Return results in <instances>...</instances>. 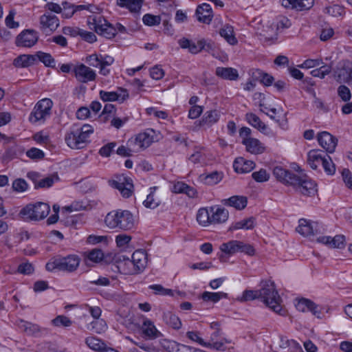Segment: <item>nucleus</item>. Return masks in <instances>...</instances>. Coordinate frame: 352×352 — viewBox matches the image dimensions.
<instances>
[{
  "instance_id": "17",
  "label": "nucleus",
  "mask_w": 352,
  "mask_h": 352,
  "mask_svg": "<svg viewBox=\"0 0 352 352\" xmlns=\"http://www.w3.org/2000/svg\"><path fill=\"white\" fill-rule=\"evenodd\" d=\"M296 231L305 236L317 234L320 232L318 223L317 222H311L304 219H300L299 225L296 228Z\"/></svg>"
},
{
  "instance_id": "44",
  "label": "nucleus",
  "mask_w": 352,
  "mask_h": 352,
  "mask_svg": "<svg viewBox=\"0 0 352 352\" xmlns=\"http://www.w3.org/2000/svg\"><path fill=\"white\" fill-rule=\"evenodd\" d=\"M58 179L59 177L56 174H53L45 178L40 179L38 183L36 184V189L50 188Z\"/></svg>"
},
{
  "instance_id": "2",
  "label": "nucleus",
  "mask_w": 352,
  "mask_h": 352,
  "mask_svg": "<svg viewBox=\"0 0 352 352\" xmlns=\"http://www.w3.org/2000/svg\"><path fill=\"white\" fill-rule=\"evenodd\" d=\"M263 285L259 289L260 298L264 303L274 312L284 315L285 311L281 307L282 300L276 289L274 283L271 281L262 282Z\"/></svg>"
},
{
  "instance_id": "12",
  "label": "nucleus",
  "mask_w": 352,
  "mask_h": 352,
  "mask_svg": "<svg viewBox=\"0 0 352 352\" xmlns=\"http://www.w3.org/2000/svg\"><path fill=\"white\" fill-rule=\"evenodd\" d=\"M73 72L77 80L82 83L94 81L96 78V72L82 63L76 65Z\"/></svg>"
},
{
  "instance_id": "5",
  "label": "nucleus",
  "mask_w": 352,
  "mask_h": 352,
  "mask_svg": "<svg viewBox=\"0 0 352 352\" xmlns=\"http://www.w3.org/2000/svg\"><path fill=\"white\" fill-rule=\"evenodd\" d=\"M52 106L53 102L50 98L39 100L30 113L29 121L33 124L43 123L47 118H50Z\"/></svg>"
},
{
  "instance_id": "38",
  "label": "nucleus",
  "mask_w": 352,
  "mask_h": 352,
  "mask_svg": "<svg viewBox=\"0 0 352 352\" xmlns=\"http://www.w3.org/2000/svg\"><path fill=\"white\" fill-rule=\"evenodd\" d=\"M252 76L259 80L265 86H271L274 80L272 76L265 73L261 69H255L252 72Z\"/></svg>"
},
{
  "instance_id": "63",
  "label": "nucleus",
  "mask_w": 352,
  "mask_h": 352,
  "mask_svg": "<svg viewBox=\"0 0 352 352\" xmlns=\"http://www.w3.org/2000/svg\"><path fill=\"white\" fill-rule=\"evenodd\" d=\"M203 107L199 105H194L188 111V118L190 119H196L202 113Z\"/></svg>"
},
{
  "instance_id": "22",
  "label": "nucleus",
  "mask_w": 352,
  "mask_h": 352,
  "mask_svg": "<svg viewBox=\"0 0 352 352\" xmlns=\"http://www.w3.org/2000/svg\"><path fill=\"white\" fill-rule=\"evenodd\" d=\"M317 241L331 248L342 249L345 245V236L342 234L336 235L333 238L328 236H320L318 238Z\"/></svg>"
},
{
  "instance_id": "18",
  "label": "nucleus",
  "mask_w": 352,
  "mask_h": 352,
  "mask_svg": "<svg viewBox=\"0 0 352 352\" xmlns=\"http://www.w3.org/2000/svg\"><path fill=\"white\" fill-rule=\"evenodd\" d=\"M210 218L212 224H220L225 223L229 217V212L227 209L219 206L210 207Z\"/></svg>"
},
{
  "instance_id": "15",
  "label": "nucleus",
  "mask_w": 352,
  "mask_h": 352,
  "mask_svg": "<svg viewBox=\"0 0 352 352\" xmlns=\"http://www.w3.org/2000/svg\"><path fill=\"white\" fill-rule=\"evenodd\" d=\"M318 141L319 144L327 152L332 153L334 152L338 140L331 134L327 131H322L318 135Z\"/></svg>"
},
{
  "instance_id": "9",
  "label": "nucleus",
  "mask_w": 352,
  "mask_h": 352,
  "mask_svg": "<svg viewBox=\"0 0 352 352\" xmlns=\"http://www.w3.org/2000/svg\"><path fill=\"white\" fill-rule=\"evenodd\" d=\"M65 140L71 148L78 149L83 147L87 141L78 129V124H74L65 134Z\"/></svg>"
},
{
  "instance_id": "30",
  "label": "nucleus",
  "mask_w": 352,
  "mask_h": 352,
  "mask_svg": "<svg viewBox=\"0 0 352 352\" xmlns=\"http://www.w3.org/2000/svg\"><path fill=\"white\" fill-rule=\"evenodd\" d=\"M222 202L226 206L233 207L236 210H242L246 207L248 201L245 197L235 195L223 199Z\"/></svg>"
},
{
  "instance_id": "59",
  "label": "nucleus",
  "mask_w": 352,
  "mask_h": 352,
  "mask_svg": "<svg viewBox=\"0 0 352 352\" xmlns=\"http://www.w3.org/2000/svg\"><path fill=\"white\" fill-rule=\"evenodd\" d=\"M28 157L32 160H41L44 157L45 154L43 151L37 148H32L26 152Z\"/></svg>"
},
{
  "instance_id": "3",
  "label": "nucleus",
  "mask_w": 352,
  "mask_h": 352,
  "mask_svg": "<svg viewBox=\"0 0 352 352\" xmlns=\"http://www.w3.org/2000/svg\"><path fill=\"white\" fill-rule=\"evenodd\" d=\"M80 258L75 254H69L66 256L57 255L52 257L45 265L49 272L55 270L72 272L79 266Z\"/></svg>"
},
{
  "instance_id": "57",
  "label": "nucleus",
  "mask_w": 352,
  "mask_h": 352,
  "mask_svg": "<svg viewBox=\"0 0 352 352\" xmlns=\"http://www.w3.org/2000/svg\"><path fill=\"white\" fill-rule=\"evenodd\" d=\"M338 94L344 102L349 101L351 97L350 89L345 85H340L338 87Z\"/></svg>"
},
{
  "instance_id": "64",
  "label": "nucleus",
  "mask_w": 352,
  "mask_h": 352,
  "mask_svg": "<svg viewBox=\"0 0 352 352\" xmlns=\"http://www.w3.org/2000/svg\"><path fill=\"white\" fill-rule=\"evenodd\" d=\"M342 177L346 186L352 189V173L349 169L344 168L342 171Z\"/></svg>"
},
{
  "instance_id": "35",
  "label": "nucleus",
  "mask_w": 352,
  "mask_h": 352,
  "mask_svg": "<svg viewBox=\"0 0 352 352\" xmlns=\"http://www.w3.org/2000/svg\"><path fill=\"white\" fill-rule=\"evenodd\" d=\"M246 121L253 127L256 128L262 133H265L267 126L263 123L258 116L253 113H248L245 115Z\"/></svg>"
},
{
  "instance_id": "61",
  "label": "nucleus",
  "mask_w": 352,
  "mask_h": 352,
  "mask_svg": "<svg viewBox=\"0 0 352 352\" xmlns=\"http://www.w3.org/2000/svg\"><path fill=\"white\" fill-rule=\"evenodd\" d=\"M239 252H244L250 256H252L255 253L253 246L241 241H239Z\"/></svg>"
},
{
  "instance_id": "31",
  "label": "nucleus",
  "mask_w": 352,
  "mask_h": 352,
  "mask_svg": "<svg viewBox=\"0 0 352 352\" xmlns=\"http://www.w3.org/2000/svg\"><path fill=\"white\" fill-rule=\"evenodd\" d=\"M36 60L35 54H22L14 60L13 65L16 67H28L34 64Z\"/></svg>"
},
{
  "instance_id": "16",
  "label": "nucleus",
  "mask_w": 352,
  "mask_h": 352,
  "mask_svg": "<svg viewBox=\"0 0 352 352\" xmlns=\"http://www.w3.org/2000/svg\"><path fill=\"white\" fill-rule=\"evenodd\" d=\"M273 175L278 181L287 185L292 186L294 181H296L295 177L297 175L280 166H275L273 168Z\"/></svg>"
},
{
  "instance_id": "48",
  "label": "nucleus",
  "mask_w": 352,
  "mask_h": 352,
  "mask_svg": "<svg viewBox=\"0 0 352 352\" xmlns=\"http://www.w3.org/2000/svg\"><path fill=\"white\" fill-rule=\"evenodd\" d=\"M314 307V302L307 298H302L296 304V308L302 312L309 311Z\"/></svg>"
},
{
  "instance_id": "8",
  "label": "nucleus",
  "mask_w": 352,
  "mask_h": 352,
  "mask_svg": "<svg viewBox=\"0 0 352 352\" xmlns=\"http://www.w3.org/2000/svg\"><path fill=\"white\" fill-rule=\"evenodd\" d=\"M155 131L148 129L142 133H138L135 139H131L128 141L127 144L131 147H133V150L136 152L141 149L148 148L154 140Z\"/></svg>"
},
{
  "instance_id": "43",
  "label": "nucleus",
  "mask_w": 352,
  "mask_h": 352,
  "mask_svg": "<svg viewBox=\"0 0 352 352\" xmlns=\"http://www.w3.org/2000/svg\"><path fill=\"white\" fill-rule=\"evenodd\" d=\"M254 219L253 217H250L248 219H245L241 220L239 221L235 222L233 223L230 230H239V229H252L254 228Z\"/></svg>"
},
{
  "instance_id": "41",
  "label": "nucleus",
  "mask_w": 352,
  "mask_h": 352,
  "mask_svg": "<svg viewBox=\"0 0 352 352\" xmlns=\"http://www.w3.org/2000/svg\"><path fill=\"white\" fill-rule=\"evenodd\" d=\"M220 250L226 254L232 255L239 252V241L232 240L222 243Z\"/></svg>"
},
{
  "instance_id": "51",
  "label": "nucleus",
  "mask_w": 352,
  "mask_h": 352,
  "mask_svg": "<svg viewBox=\"0 0 352 352\" xmlns=\"http://www.w3.org/2000/svg\"><path fill=\"white\" fill-rule=\"evenodd\" d=\"M162 345L168 352H177L182 344L173 340H164Z\"/></svg>"
},
{
  "instance_id": "27",
  "label": "nucleus",
  "mask_w": 352,
  "mask_h": 352,
  "mask_svg": "<svg viewBox=\"0 0 352 352\" xmlns=\"http://www.w3.org/2000/svg\"><path fill=\"white\" fill-rule=\"evenodd\" d=\"M224 174L221 171H212L210 173L200 175L199 179L204 184L208 186H213L219 184L223 178Z\"/></svg>"
},
{
  "instance_id": "28",
  "label": "nucleus",
  "mask_w": 352,
  "mask_h": 352,
  "mask_svg": "<svg viewBox=\"0 0 352 352\" xmlns=\"http://www.w3.org/2000/svg\"><path fill=\"white\" fill-rule=\"evenodd\" d=\"M255 166L252 161L246 160L243 157L236 158L233 163V168L236 173H245L250 172Z\"/></svg>"
},
{
  "instance_id": "26",
  "label": "nucleus",
  "mask_w": 352,
  "mask_h": 352,
  "mask_svg": "<svg viewBox=\"0 0 352 352\" xmlns=\"http://www.w3.org/2000/svg\"><path fill=\"white\" fill-rule=\"evenodd\" d=\"M281 4L286 8L303 10L309 9L313 5V1L309 0H281Z\"/></svg>"
},
{
  "instance_id": "42",
  "label": "nucleus",
  "mask_w": 352,
  "mask_h": 352,
  "mask_svg": "<svg viewBox=\"0 0 352 352\" xmlns=\"http://www.w3.org/2000/svg\"><path fill=\"white\" fill-rule=\"evenodd\" d=\"M35 56L36 60H39L45 66L52 68L55 67V60L50 54L39 51L35 54Z\"/></svg>"
},
{
  "instance_id": "21",
  "label": "nucleus",
  "mask_w": 352,
  "mask_h": 352,
  "mask_svg": "<svg viewBox=\"0 0 352 352\" xmlns=\"http://www.w3.org/2000/svg\"><path fill=\"white\" fill-rule=\"evenodd\" d=\"M131 258V261L129 258L127 260L133 265L135 270L140 271L145 268L147 263V254L144 250H138L135 251Z\"/></svg>"
},
{
  "instance_id": "37",
  "label": "nucleus",
  "mask_w": 352,
  "mask_h": 352,
  "mask_svg": "<svg viewBox=\"0 0 352 352\" xmlns=\"http://www.w3.org/2000/svg\"><path fill=\"white\" fill-rule=\"evenodd\" d=\"M219 34L224 38L229 44L233 45L237 43V39L234 35L233 28L231 25H226L221 28Z\"/></svg>"
},
{
  "instance_id": "11",
  "label": "nucleus",
  "mask_w": 352,
  "mask_h": 352,
  "mask_svg": "<svg viewBox=\"0 0 352 352\" xmlns=\"http://www.w3.org/2000/svg\"><path fill=\"white\" fill-rule=\"evenodd\" d=\"M38 39L37 32L34 30H25L16 38L15 44L18 47H31Z\"/></svg>"
},
{
  "instance_id": "50",
  "label": "nucleus",
  "mask_w": 352,
  "mask_h": 352,
  "mask_svg": "<svg viewBox=\"0 0 352 352\" xmlns=\"http://www.w3.org/2000/svg\"><path fill=\"white\" fill-rule=\"evenodd\" d=\"M252 177L256 182H265L269 180L270 174L265 169L261 168L259 170L252 173Z\"/></svg>"
},
{
  "instance_id": "47",
  "label": "nucleus",
  "mask_w": 352,
  "mask_h": 352,
  "mask_svg": "<svg viewBox=\"0 0 352 352\" xmlns=\"http://www.w3.org/2000/svg\"><path fill=\"white\" fill-rule=\"evenodd\" d=\"M29 186L26 181L22 178H17L12 182V188L15 192H24L28 188Z\"/></svg>"
},
{
  "instance_id": "52",
  "label": "nucleus",
  "mask_w": 352,
  "mask_h": 352,
  "mask_svg": "<svg viewBox=\"0 0 352 352\" xmlns=\"http://www.w3.org/2000/svg\"><path fill=\"white\" fill-rule=\"evenodd\" d=\"M326 13L333 16H340L345 14L344 8L339 5H333L332 6L325 8Z\"/></svg>"
},
{
  "instance_id": "40",
  "label": "nucleus",
  "mask_w": 352,
  "mask_h": 352,
  "mask_svg": "<svg viewBox=\"0 0 352 352\" xmlns=\"http://www.w3.org/2000/svg\"><path fill=\"white\" fill-rule=\"evenodd\" d=\"M86 344L92 350L102 352L106 344L96 337H88L85 340Z\"/></svg>"
},
{
  "instance_id": "58",
  "label": "nucleus",
  "mask_w": 352,
  "mask_h": 352,
  "mask_svg": "<svg viewBox=\"0 0 352 352\" xmlns=\"http://www.w3.org/2000/svg\"><path fill=\"white\" fill-rule=\"evenodd\" d=\"M280 346L283 348L289 347L290 349H294V350L296 351L303 352L300 344L293 340H285L283 338H282Z\"/></svg>"
},
{
  "instance_id": "4",
  "label": "nucleus",
  "mask_w": 352,
  "mask_h": 352,
  "mask_svg": "<svg viewBox=\"0 0 352 352\" xmlns=\"http://www.w3.org/2000/svg\"><path fill=\"white\" fill-rule=\"evenodd\" d=\"M50 211V206L44 202L29 204L23 207L19 215L25 221H39L45 219Z\"/></svg>"
},
{
  "instance_id": "33",
  "label": "nucleus",
  "mask_w": 352,
  "mask_h": 352,
  "mask_svg": "<svg viewBox=\"0 0 352 352\" xmlns=\"http://www.w3.org/2000/svg\"><path fill=\"white\" fill-rule=\"evenodd\" d=\"M142 335L144 338L153 339L158 336L160 332L153 323L149 320H145L142 326Z\"/></svg>"
},
{
  "instance_id": "45",
  "label": "nucleus",
  "mask_w": 352,
  "mask_h": 352,
  "mask_svg": "<svg viewBox=\"0 0 352 352\" xmlns=\"http://www.w3.org/2000/svg\"><path fill=\"white\" fill-rule=\"evenodd\" d=\"M51 322L52 325L57 327H69L73 323L68 317L64 315L57 316Z\"/></svg>"
},
{
  "instance_id": "6",
  "label": "nucleus",
  "mask_w": 352,
  "mask_h": 352,
  "mask_svg": "<svg viewBox=\"0 0 352 352\" xmlns=\"http://www.w3.org/2000/svg\"><path fill=\"white\" fill-rule=\"evenodd\" d=\"M90 29L104 37L111 39L116 35V28L102 16H95L88 21Z\"/></svg>"
},
{
  "instance_id": "19",
  "label": "nucleus",
  "mask_w": 352,
  "mask_h": 352,
  "mask_svg": "<svg viewBox=\"0 0 352 352\" xmlns=\"http://www.w3.org/2000/svg\"><path fill=\"white\" fill-rule=\"evenodd\" d=\"M195 14L199 22L206 24H209L213 18L212 8L206 3L197 6Z\"/></svg>"
},
{
  "instance_id": "10",
  "label": "nucleus",
  "mask_w": 352,
  "mask_h": 352,
  "mask_svg": "<svg viewBox=\"0 0 352 352\" xmlns=\"http://www.w3.org/2000/svg\"><path fill=\"white\" fill-rule=\"evenodd\" d=\"M178 44L181 48L188 50L191 54H197L204 50L209 52L212 49V45L206 43L204 39H201L195 43L192 40L183 37L178 41Z\"/></svg>"
},
{
  "instance_id": "29",
  "label": "nucleus",
  "mask_w": 352,
  "mask_h": 352,
  "mask_svg": "<svg viewBox=\"0 0 352 352\" xmlns=\"http://www.w3.org/2000/svg\"><path fill=\"white\" fill-rule=\"evenodd\" d=\"M215 74L224 80H236L239 78L238 71L232 67H218L216 68Z\"/></svg>"
},
{
  "instance_id": "54",
  "label": "nucleus",
  "mask_w": 352,
  "mask_h": 352,
  "mask_svg": "<svg viewBox=\"0 0 352 352\" xmlns=\"http://www.w3.org/2000/svg\"><path fill=\"white\" fill-rule=\"evenodd\" d=\"M325 173L328 175H333L336 172V167L331 158L327 155L324 162L322 164Z\"/></svg>"
},
{
  "instance_id": "36",
  "label": "nucleus",
  "mask_w": 352,
  "mask_h": 352,
  "mask_svg": "<svg viewBox=\"0 0 352 352\" xmlns=\"http://www.w3.org/2000/svg\"><path fill=\"white\" fill-rule=\"evenodd\" d=\"M210 207L209 208H200L197 214V220L198 223L205 227L212 224V219L210 217Z\"/></svg>"
},
{
  "instance_id": "56",
  "label": "nucleus",
  "mask_w": 352,
  "mask_h": 352,
  "mask_svg": "<svg viewBox=\"0 0 352 352\" xmlns=\"http://www.w3.org/2000/svg\"><path fill=\"white\" fill-rule=\"evenodd\" d=\"M199 332L192 331H188L186 333V336L188 338H189L192 341L197 342L201 346L206 347V346H208V344H207L206 342H205L203 338H201L199 336Z\"/></svg>"
},
{
  "instance_id": "7",
  "label": "nucleus",
  "mask_w": 352,
  "mask_h": 352,
  "mask_svg": "<svg viewBox=\"0 0 352 352\" xmlns=\"http://www.w3.org/2000/svg\"><path fill=\"white\" fill-rule=\"evenodd\" d=\"M292 186L295 190L305 196H314L317 192L316 184L307 175H296Z\"/></svg>"
},
{
  "instance_id": "13",
  "label": "nucleus",
  "mask_w": 352,
  "mask_h": 352,
  "mask_svg": "<svg viewBox=\"0 0 352 352\" xmlns=\"http://www.w3.org/2000/svg\"><path fill=\"white\" fill-rule=\"evenodd\" d=\"M111 186L118 189L124 197L128 198L132 194L133 184L130 177L120 176L112 182Z\"/></svg>"
},
{
  "instance_id": "23",
  "label": "nucleus",
  "mask_w": 352,
  "mask_h": 352,
  "mask_svg": "<svg viewBox=\"0 0 352 352\" xmlns=\"http://www.w3.org/2000/svg\"><path fill=\"white\" fill-rule=\"evenodd\" d=\"M221 113L217 109L207 111L199 121V126L210 127L219 121Z\"/></svg>"
},
{
  "instance_id": "53",
  "label": "nucleus",
  "mask_w": 352,
  "mask_h": 352,
  "mask_svg": "<svg viewBox=\"0 0 352 352\" xmlns=\"http://www.w3.org/2000/svg\"><path fill=\"white\" fill-rule=\"evenodd\" d=\"M257 298H260L259 289L256 291L245 290L243 293L242 296L241 298H239L238 300L241 302H243L254 300Z\"/></svg>"
},
{
  "instance_id": "20",
  "label": "nucleus",
  "mask_w": 352,
  "mask_h": 352,
  "mask_svg": "<svg viewBox=\"0 0 352 352\" xmlns=\"http://www.w3.org/2000/svg\"><path fill=\"white\" fill-rule=\"evenodd\" d=\"M327 154L321 150H311L307 154V162L312 169H317L318 165L322 164L327 157Z\"/></svg>"
},
{
  "instance_id": "49",
  "label": "nucleus",
  "mask_w": 352,
  "mask_h": 352,
  "mask_svg": "<svg viewBox=\"0 0 352 352\" xmlns=\"http://www.w3.org/2000/svg\"><path fill=\"white\" fill-rule=\"evenodd\" d=\"M142 21L146 25L153 26L160 24L161 18L160 16L146 14L143 16Z\"/></svg>"
},
{
  "instance_id": "55",
  "label": "nucleus",
  "mask_w": 352,
  "mask_h": 352,
  "mask_svg": "<svg viewBox=\"0 0 352 352\" xmlns=\"http://www.w3.org/2000/svg\"><path fill=\"white\" fill-rule=\"evenodd\" d=\"M104 258V254L101 250L94 249L89 252L87 258L90 261L98 263L101 261Z\"/></svg>"
},
{
  "instance_id": "24",
  "label": "nucleus",
  "mask_w": 352,
  "mask_h": 352,
  "mask_svg": "<svg viewBox=\"0 0 352 352\" xmlns=\"http://www.w3.org/2000/svg\"><path fill=\"white\" fill-rule=\"evenodd\" d=\"M40 23L43 30L49 29L50 31H54L59 25V20L56 16L47 13L41 16Z\"/></svg>"
},
{
  "instance_id": "14",
  "label": "nucleus",
  "mask_w": 352,
  "mask_h": 352,
  "mask_svg": "<svg viewBox=\"0 0 352 352\" xmlns=\"http://www.w3.org/2000/svg\"><path fill=\"white\" fill-rule=\"evenodd\" d=\"M100 98L104 102L119 101L124 102L129 98V94L126 89L119 88L116 91H106L101 90L99 93Z\"/></svg>"
},
{
  "instance_id": "1",
  "label": "nucleus",
  "mask_w": 352,
  "mask_h": 352,
  "mask_svg": "<svg viewBox=\"0 0 352 352\" xmlns=\"http://www.w3.org/2000/svg\"><path fill=\"white\" fill-rule=\"evenodd\" d=\"M105 225L111 229L131 230L134 226V219L129 210H117L109 212L104 219Z\"/></svg>"
},
{
  "instance_id": "39",
  "label": "nucleus",
  "mask_w": 352,
  "mask_h": 352,
  "mask_svg": "<svg viewBox=\"0 0 352 352\" xmlns=\"http://www.w3.org/2000/svg\"><path fill=\"white\" fill-rule=\"evenodd\" d=\"M201 298L204 301H211L217 302L222 298H228V294L225 292H204L201 295Z\"/></svg>"
},
{
  "instance_id": "32",
  "label": "nucleus",
  "mask_w": 352,
  "mask_h": 352,
  "mask_svg": "<svg viewBox=\"0 0 352 352\" xmlns=\"http://www.w3.org/2000/svg\"><path fill=\"white\" fill-rule=\"evenodd\" d=\"M142 2V0H117V5L128 9L132 13H139Z\"/></svg>"
},
{
  "instance_id": "60",
  "label": "nucleus",
  "mask_w": 352,
  "mask_h": 352,
  "mask_svg": "<svg viewBox=\"0 0 352 352\" xmlns=\"http://www.w3.org/2000/svg\"><path fill=\"white\" fill-rule=\"evenodd\" d=\"M116 146V142H110L103 146L99 150V154L102 157H109Z\"/></svg>"
},
{
  "instance_id": "25",
  "label": "nucleus",
  "mask_w": 352,
  "mask_h": 352,
  "mask_svg": "<svg viewBox=\"0 0 352 352\" xmlns=\"http://www.w3.org/2000/svg\"><path fill=\"white\" fill-rule=\"evenodd\" d=\"M242 143L245 145L246 150L252 154H261L265 151V146L256 138H245L243 140Z\"/></svg>"
},
{
  "instance_id": "62",
  "label": "nucleus",
  "mask_w": 352,
  "mask_h": 352,
  "mask_svg": "<svg viewBox=\"0 0 352 352\" xmlns=\"http://www.w3.org/2000/svg\"><path fill=\"white\" fill-rule=\"evenodd\" d=\"M17 270L20 274L29 275L34 272V267L30 263H23L19 265Z\"/></svg>"
},
{
  "instance_id": "34",
  "label": "nucleus",
  "mask_w": 352,
  "mask_h": 352,
  "mask_svg": "<svg viewBox=\"0 0 352 352\" xmlns=\"http://www.w3.org/2000/svg\"><path fill=\"white\" fill-rule=\"evenodd\" d=\"M163 321L174 329H179L182 327V322L179 317L171 311H165L162 316Z\"/></svg>"
},
{
  "instance_id": "46",
  "label": "nucleus",
  "mask_w": 352,
  "mask_h": 352,
  "mask_svg": "<svg viewBox=\"0 0 352 352\" xmlns=\"http://www.w3.org/2000/svg\"><path fill=\"white\" fill-rule=\"evenodd\" d=\"M157 189V187L151 188V192L147 195L146 199L144 201V205L146 208H155L159 206L160 201L154 198V191Z\"/></svg>"
}]
</instances>
